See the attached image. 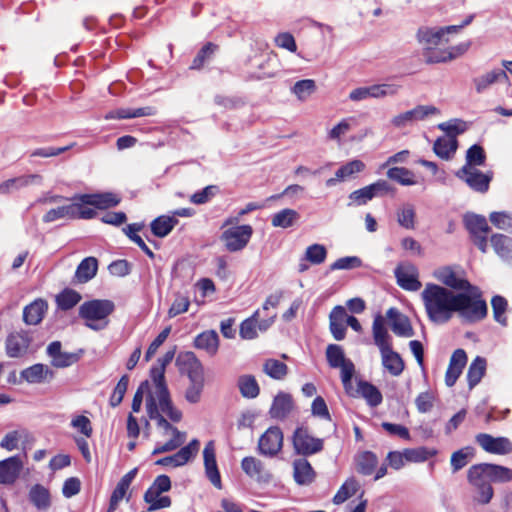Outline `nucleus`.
<instances>
[{"label":"nucleus","mask_w":512,"mask_h":512,"mask_svg":"<svg viewBox=\"0 0 512 512\" xmlns=\"http://www.w3.org/2000/svg\"><path fill=\"white\" fill-rule=\"evenodd\" d=\"M174 356V350L167 351L163 357L158 359L159 366L151 369L152 389L146 398V411L148 417L156 421L161 436L170 437L167 442L156 445L152 451L153 455L176 450L186 440V433L171 425L161 414H165L173 422H179L182 419V412L172 403L164 375L166 366Z\"/></svg>","instance_id":"nucleus-1"},{"label":"nucleus","mask_w":512,"mask_h":512,"mask_svg":"<svg viewBox=\"0 0 512 512\" xmlns=\"http://www.w3.org/2000/svg\"><path fill=\"white\" fill-rule=\"evenodd\" d=\"M428 319L435 324H445L455 313L465 321L476 322L487 314L486 302L476 290L455 293L444 286L427 283L421 292Z\"/></svg>","instance_id":"nucleus-2"},{"label":"nucleus","mask_w":512,"mask_h":512,"mask_svg":"<svg viewBox=\"0 0 512 512\" xmlns=\"http://www.w3.org/2000/svg\"><path fill=\"white\" fill-rule=\"evenodd\" d=\"M457 32V26L420 27L416 32V40L421 46L425 62L428 64L438 63V61H434V58H439L441 50H443L442 46L449 42L447 35Z\"/></svg>","instance_id":"nucleus-3"},{"label":"nucleus","mask_w":512,"mask_h":512,"mask_svg":"<svg viewBox=\"0 0 512 512\" xmlns=\"http://www.w3.org/2000/svg\"><path fill=\"white\" fill-rule=\"evenodd\" d=\"M114 303L107 299H95L84 302L79 308V315L87 327L102 330L108 325V316L114 311Z\"/></svg>","instance_id":"nucleus-4"},{"label":"nucleus","mask_w":512,"mask_h":512,"mask_svg":"<svg viewBox=\"0 0 512 512\" xmlns=\"http://www.w3.org/2000/svg\"><path fill=\"white\" fill-rule=\"evenodd\" d=\"M171 480L167 475H159L144 493V502L148 505V511H156L171 506L172 500L163 495L171 489Z\"/></svg>","instance_id":"nucleus-5"},{"label":"nucleus","mask_w":512,"mask_h":512,"mask_svg":"<svg viewBox=\"0 0 512 512\" xmlns=\"http://www.w3.org/2000/svg\"><path fill=\"white\" fill-rule=\"evenodd\" d=\"M439 113L438 108L432 105H417L411 110L401 112L393 116L390 120V124L395 129H405L413 126L418 121H422L431 115Z\"/></svg>","instance_id":"nucleus-6"},{"label":"nucleus","mask_w":512,"mask_h":512,"mask_svg":"<svg viewBox=\"0 0 512 512\" xmlns=\"http://www.w3.org/2000/svg\"><path fill=\"white\" fill-rule=\"evenodd\" d=\"M434 277L440 281L446 287L453 290L459 291L458 293H470L472 290H476L481 295L480 290L472 286L458 270L452 267L445 266L438 268L433 273Z\"/></svg>","instance_id":"nucleus-7"},{"label":"nucleus","mask_w":512,"mask_h":512,"mask_svg":"<svg viewBox=\"0 0 512 512\" xmlns=\"http://www.w3.org/2000/svg\"><path fill=\"white\" fill-rule=\"evenodd\" d=\"M93 212L84 210L80 207L79 201H76V195L71 198L68 205L59 206L50 209L43 216V222L51 223L60 219H92Z\"/></svg>","instance_id":"nucleus-8"},{"label":"nucleus","mask_w":512,"mask_h":512,"mask_svg":"<svg viewBox=\"0 0 512 512\" xmlns=\"http://www.w3.org/2000/svg\"><path fill=\"white\" fill-rule=\"evenodd\" d=\"M120 200V197L112 192L76 195V201H79L80 207L84 210L92 211L93 218L97 213L92 207L97 209H108L117 206L120 203Z\"/></svg>","instance_id":"nucleus-9"},{"label":"nucleus","mask_w":512,"mask_h":512,"mask_svg":"<svg viewBox=\"0 0 512 512\" xmlns=\"http://www.w3.org/2000/svg\"><path fill=\"white\" fill-rule=\"evenodd\" d=\"M293 448L299 455L309 456L323 449V440L312 436L307 428L298 427L292 436Z\"/></svg>","instance_id":"nucleus-10"},{"label":"nucleus","mask_w":512,"mask_h":512,"mask_svg":"<svg viewBox=\"0 0 512 512\" xmlns=\"http://www.w3.org/2000/svg\"><path fill=\"white\" fill-rule=\"evenodd\" d=\"M253 228L250 225H240L228 228L222 233L221 240L230 252L244 249L251 239Z\"/></svg>","instance_id":"nucleus-11"},{"label":"nucleus","mask_w":512,"mask_h":512,"mask_svg":"<svg viewBox=\"0 0 512 512\" xmlns=\"http://www.w3.org/2000/svg\"><path fill=\"white\" fill-rule=\"evenodd\" d=\"M283 432L277 426L268 428L258 440V452L265 457L276 456L283 447Z\"/></svg>","instance_id":"nucleus-12"},{"label":"nucleus","mask_w":512,"mask_h":512,"mask_svg":"<svg viewBox=\"0 0 512 512\" xmlns=\"http://www.w3.org/2000/svg\"><path fill=\"white\" fill-rule=\"evenodd\" d=\"M479 474L496 483L512 481V469L502 465L481 463L471 466V477L476 479Z\"/></svg>","instance_id":"nucleus-13"},{"label":"nucleus","mask_w":512,"mask_h":512,"mask_svg":"<svg viewBox=\"0 0 512 512\" xmlns=\"http://www.w3.org/2000/svg\"><path fill=\"white\" fill-rule=\"evenodd\" d=\"M455 175L472 190L480 193L488 191L492 179L490 173H483L478 168H470L469 166H463Z\"/></svg>","instance_id":"nucleus-14"},{"label":"nucleus","mask_w":512,"mask_h":512,"mask_svg":"<svg viewBox=\"0 0 512 512\" xmlns=\"http://www.w3.org/2000/svg\"><path fill=\"white\" fill-rule=\"evenodd\" d=\"M48 357L51 359L50 363L55 368H67L77 363L82 355L79 352H65L62 351V344L60 341L51 342L46 349Z\"/></svg>","instance_id":"nucleus-15"},{"label":"nucleus","mask_w":512,"mask_h":512,"mask_svg":"<svg viewBox=\"0 0 512 512\" xmlns=\"http://www.w3.org/2000/svg\"><path fill=\"white\" fill-rule=\"evenodd\" d=\"M475 440L484 451L491 454L507 455L512 452V442L507 437H493L487 433H479Z\"/></svg>","instance_id":"nucleus-16"},{"label":"nucleus","mask_w":512,"mask_h":512,"mask_svg":"<svg viewBox=\"0 0 512 512\" xmlns=\"http://www.w3.org/2000/svg\"><path fill=\"white\" fill-rule=\"evenodd\" d=\"M395 277L397 279V284L404 290L418 291L422 286L418 279V269L411 263L399 264L395 268Z\"/></svg>","instance_id":"nucleus-17"},{"label":"nucleus","mask_w":512,"mask_h":512,"mask_svg":"<svg viewBox=\"0 0 512 512\" xmlns=\"http://www.w3.org/2000/svg\"><path fill=\"white\" fill-rule=\"evenodd\" d=\"M199 447V441L197 439H193L177 453L157 460L156 464L173 468L183 466L198 453Z\"/></svg>","instance_id":"nucleus-18"},{"label":"nucleus","mask_w":512,"mask_h":512,"mask_svg":"<svg viewBox=\"0 0 512 512\" xmlns=\"http://www.w3.org/2000/svg\"><path fill=\"white\" fill-rule=\"evenodd\" d=\"M32 338L26 331L10 333L6 339V353L11 358H19L27 354Z\"/></svg>","instance_id":"nucleus-19"},{"label":"nucleus","mask_w":512,"mask_h":512,"mask_svg":"<svg viewBox=\"0 0 512 512\" xmlns=\"http://www.w3.org/2000/svg\"><path fill=\"white\" fill-rule=\"evenodd\" d=\"M177 365L183 374L190 380L204 378V368L200 360L193 352L180 353L177 357Z\"/></svg>","instance_id":"nucleus-20"},{"label":"nucleus","mask_w":512,"mask_h":512,"mask_svg":"<svg viewBox=\"0 0 512 512\" xmlns=\"http://www.w3.org/2000/svg\"><path fill=\"white\" fill-rule=\"evenodd\" d=\"M20 377L29 384H43L52 381L55 372L48 365L36 363L23 369Z\"/></svg>","instance_id":"nucleus-21"},{"label":"nucleus","mask_w":512,"mask_h":512,"mask_svg":"<svg viewBox=\"0 0 512 512\" xmlns=\"http://www.w3.org/2000/svg\"><path fill=\"white\" fill-rule=\"evenodd\" d=\"M24 463L19 456H12L0 461V485H12L19 478Z\"/></svg>","instance_id":"nucleus-22"},{"label":"nucleus","mask_w":512,"mask_h":512,"mask_svg":"<svg viewBox=\"0 0 512 512\" xmlns=\"http://www.w3.org/2000/svg\"><path fill=\"white\" fill-rule=\"evenodd\" d=\"M204 466L207 478L218 489L222 487L220 473L216 462L215 445L209 441L203 450Z\"/></svg>","instance_id":"nucleus-23"},{"label":"nucleus","mask_w":512,"mask_h":512,"mask_svg":"<svg viewBox=\"0 0 512 512\" xmlns=\"http://www.w3.org/2000/svg\"><path fill=\"white\" fill-rule=\"evenodd\" d=\"M241 468L247 476L258 482H268L271 480L270 472L266 470L264 463L256 457H244L241 461Z\"/></svg>","instance_id":"nucleus-24"},{"label":"nucleus","mask_w":512,"mask_h":512,"mask_svg":"<svg viewBox=\"0 0 512 512\" xmlns=\"http://www.w3.org/2000/svg\"><path fill=\"white\" fill-rule=\"evenodd\" d=\"M466 363V352L463 349H456L451 355L445 374V383L448 387H452L456 383Z\"/></svg>","instance_id":"nucleus-25"},{"label":"nucleus","mask_w":512,"mask_h":512,"mask_svg":"<svg viewBox=\"0 0 512 512\" xmlns=\"http://www.w3.org/2000/svg\"><path fill=\"white\" fill-rule=\"evenodd\" d=\"M387 317L390 320L392 331L397 336L412 337L414 335L409 319L405 315L401 314L396 308L388 309Z\"/></svg>","instance_id":"nucleus-26"},{"label":"nucleus","mask_w":512,"mask_h":512,"mask_svg":"<svg viewBox=\"0 0 512 512\" xmlns=\"http://www.w3.org/2000/svg\"><path fill=\"white\" fill-rule=\"evenodd\" d=\"M42 177L38 174L19 176L3 181L0 184V194L7 195L27 187L30 184H40Z\"/></svg>","instance_id":"nucleus-27"},{"label":"nucleus","mask_w":512,"mask_h":512,"mask_svg":"<svg viewBox=\"0 0 512 512\" xmlns=\"http://www.w3.org/2000/svg\"><path fill=\"white\" fill-rule=\"evenodd\" d=\"M469 483L476 489L475 500L480 504H487L493 497V488L484 475L479 474L476 479L471 477V467L467 472Z\"/></svg>","instance_id":"nucleus-28"},{"label":"nucleus","mask_w":512,"mask_h":512,"mask_svg":"<svg viewBox=\"0 0 512 512\" xmlns=\"http://www.w3.org/2000/svg\"><path fill=\"white\" fill-rule=\"evenodd\" d=\"M372 333L374 343L379 351L392 347L390 335L385 327V320L380 314L376 315L373 320Z\"/></svg>","instance_id":"nucleus-29"},{"label":"nucleus","mask_w":512,"mask_h":512,"mask_svg":"<svg viewBox=\"0 0 512 512\" xmlns=\"http://www.w3.org/2000/svg\"><path fill=\"white\" fill-rule=\"evenodd\" d=\"M293 476L297 484L309 485L315 479V472L308 460L299 458L293 462Z\"/></svg>","instance_id":"nucleus-30"},{"label":"nucleus","mask_w":512,"mask_h":512,"mask_svg":"<svg viewBox=\"0 0 512 512\" xmlns=\"http://www.w3.org/2000/svg\"><path fill=\"white\" fill-rule=\"evenodd\" d=\"M48 305L47 302L43 299H36L31 304L27 305L23 310V320L28 325H37L39 324L46 311Z\"/></svg>","instance_id":"nucleus-31"},{"label":"nucleus","mask_w":512,"mask_h":512,"mask_svg":"<svg viewBox=\"0 0 512 512\" xmlns=\"http://www.w3.org/2000/svg\"><path fill=\"white\" fill-rule=\"evenodd\" d=\"M293 409L292 397L287 393H279L275 396L269 414L275 419H284Z\"/></svg>","instance_id":"nucleus-32"},{"label":"nucleus","mask_w":512,"mask_h":512,"mask_svg":"<svg viewBox=\"0 0 512 512\" xmlns=\"http://www.w3.org/2000/svg\"><path fill=\"white\" fill-rule=\"evenodd\" d=\"M507 79L508 77L504 70L494 69L481 76L474 78L473 84L475 86V90L477 93H483L494 83Z\"/></svg>","instance_id":"nucleus-33"},{"label":"nucleus","mask_w":512,"mask_h":512,"mask_svg":"<svg viewBox=\"0 0 512 512\" xmlns=\"http://www.w3.org/2000/svg\"><path fill=\"white\" fill-rule=\"evenodd\" d=\"M382 365L393 376H399L404 370V362L401 356L392 347L380 351Z\"/></svg>","instance_id":"nucleus-34"},{"label":"nucleus","mask_w":512,"mask_h":512,"mask_svg":"<svg viewBox=\"0 0 512 512\" xmlns=\"http://www.w3.org/2000/svg\"><path fill=\"white\" fill-rule=\"evenodd\" d=\"M194 345L209 355H215L219 347V336L214 330L202 332L195 338Z\"/></svg>","instance_id":"nucleus-35"},{"label":"nucleus","mask_w":512,"mask_h":512,"mask_svg":"<svg viewBox=\"0 0 512 512\" xmlns=\"http://www.w3.org/2000/svg\"><path fill=\"white\" fill-rule=\"evenodd\" d=\"M357 394L363 397L371 407L379 406L383 401L380 390L373 384L360 380L357 384Z\"/></svg>","instance_id":"nucleus-36"},{"label":"nucleus","mask_w":512,"mask_h":512,"mask_svg":"<svg viewBox=\"0 0 512 512\" xmlns=\"http://www.w3.org/2000/svg\"><path fill=\"white\" fill-rule=\"evenodd\" d=\"M98 270V261L95 257H87L78 265L75 278L79 283H86L95 277Z\"/></svg>","instance_id":"nucleus-37"},{"label":"nucleus","mask_w":512,"mask_h":512,"mask_svg":"<svg viewBox=\"0 0 512 512\" xmlns=\"http://www.w3.org/2000/svg\"><path fill=\"white\" fill-rule=\"evenodd\" d=\"M464 223L472 238L487 235L489 232V226L484 216L467 214L464 217Z\"/></svg>","instance_id":"nucleus-38"},{"label":"nucleus","mask_w":512,"mask_h":512,"mask_svg":"<svg viewBox=\"0 0 512 512\" xmlns=\"http://www.w3.org/2000/svg\"><path fill=\"white\" fill-rule=\"evenodd\" d=\"M457 147L456 138L443 136L435 141L433 151L441 159L449 160L455 154Z\"/></svg>","instance_id":"nucleus-39"},{"label":"nucleus","mask_w":512,"mask_h":512,"mask_svg":"<svg viewBox=\"0 0 512 512\" xmlns=\"http://www.w3.org/2000/svg\"><path fill=\"white\" fill-rule=\"evenodd\" d=\"M487 362L486 359L477 356L469 365L467 371V381L469 389H473L483 378L486 372Z\"/></svg>","instance_id":"nucleus-40"},{"label":"nucleus","mask_w":512,"mask_h":512,"mask_svg":"<svg viewBox=\"0 0 512 512\" xmlns=\"http://www.w3.org/2000/svg\"><path fill=\"white\" fill-rule=\"evenodd\" d=\"M237 386L242 397L247 399H254L260 393V387L253 375L244 374L239 376Z\"/></svg>","instance_id":"nucleus-41"},{"label":"nucleus","mask_w":512,"mask_h":512,"mask_svg":"<svg viewBox=\"0 0 512 512\" xmlns=\"http://www.w3.org/2000/svg\"><path fill=\"white\" fill-rule=\"evenodd\" d=\"M178 220L174 216L162 215L151 222V230L157 237L167 236L177 225Z\"/></svg>","instance_id":"nucleus-42"},{"label":"nucleus","mask_w":512,"mask_h":512,"mask_svg":"<svg viewBox=\"0 0 512 512\" xmlns=\"http://www.w3.org/2000/svg\"><path fill=\"white\" fill-rule=\"evenodd\" d=\"M299 217L300 215L296 210L285 208L272 216L271 224L273 227L286 229L292 227Z\"/></svg>","instance_id":"nucleus-43"},{"label":"nucleus","mask_w":512,"mask_h":512,"mask_svg":"<svg viewBox=\"0 0 512 512\" xmlns=\"http://www.w3.org/2000/svg\"><path fill=\"white\" fill-rule=\"evenodd\" d=\"M316 90L317 85L313 79L299 80L291 87V93L301 102L307 101Z\"/></svg>","instance_id":"nucleus-44"},{"label":"nucleus","mask_w":512,"mask_h":512,"mask_svg":"<svg viewBox=\"0 0 512 512\" xmlns=\"http://www.w3.org/2000/svg\"><path fill=\"white\" fill-rule=\"evenodd\" d=\"M491 244L498 256L503 259H512V238L503 234H494L491 237Z\"/></svg>","instance_id":"nucleus-45"},{"label":"nucleus","mask_w":512,"mask_h":512,"mask_svg":"<svg viewBox=\"0 0 512 512\" xmlns=\"http://www.w3.org/2000/svg\"><path fill=\"white\" fill-rule=\"evenodd\" d=\"M356 469L363 475H371L378 463L376 455L370 451L359 453L355 459Z\"/></svg>","instance_id":"nucleus-46"},{"label":"nucleus","mask_w":512,"mask_h":512,"mask_svg":"<svg viewBox=\"0 0 512 512\" xmlns=\"http://www.w3.org/2000/svg\"><path fill=\"white\" fill-rule=\"evenodd\" d=\"M155 111L152 107H143L138 109H118L115 111H111L108 114H106V119H130V118H137V117H143V116H151L154 115Z\"/></svg>","instance_id":"nucleus-47"},{"label":"nucleus","mask_w":512,"mask_h":512,"mask_svg":"<svg viewBox=\"0 0 512 512\" xmlns=\"http://www.w3.org/2000/svg\"><path fill=\"white\" fill-rule=\"evenodd\" d=\"M143 227V223H133L123 228V232L129 237L131 241L137 244L148 257L154 258V253L152 252V250L145 244L144 240L137 234V232L141 231Z\"/></svg>","instance_id":"nucleus-48"},{"label":"nucleus","mask_w":512,"mask_h":512,"mask_svg":"<svg viewBox=\"0 0 512 512\" xmlns=\"http://www.w3.org/2000/svg\"><path fill=\"white\" fill-rule=\"evenodd\" d=\"M387 177L404 186L416 184L414 173L405 167H392L387 171Z\"/></svg>","instance_id":"nucleus-49"},{"label":"nucleus","mask_w":512,"mask_h":512,"mask_svg":"<svg viewBox=\"0 0 512 512\" xmlns=\"http://www.w3.org/2000/svg\"><path fill=\"white\" fill-rule=\"evenodd\" d=\"M263 371L271 378L276 380L283 379L288 372L287 365L277 359H268L263 364Z\"/></svg>","instance_id":"nucleus-50"},{"label":"nucleus","mask_w":512,"mask_h":512,"mask_svg":"<svg viewBox=\"0 0 512 512\" xmlns=\"http://www.w3.org/2000/svg\"><path fill=\"white\" fill-rule=\"evenodd\" d=\"M358 488L359 483L354 478L347 479L333 497V503L339 505L345 502L347 499L355 495Z\"/></svg>","instance_id":"nucleus-51"},{"label":"nucleus","mask_w":512,"mask_h":512,"mask_svg":"<svg viewBox=\"0 0 512 512\" xmlns=\"http://www.w3.org/2000/svg\"><path fill=\"white\" fill-rule=\"evenodd\" d=\"M29 497L31 502L38 508V509H46L50 505V496L49 492L46 488H44L41 485H35L31 488Z\"/></svg>","instance_id":"nucleus-52"},{"label":"nucleus","mask_w":512,"mask_h":512,"mask_svg":"<svg viewBox=\"0 0 512 512\" xmlns=\"http://www.w3.org/2000/svg\"><path fill=\"white\" fill-rule=\"evenodd\" d=\"M371 96L373 99H383L386 97L396 96L400 90V86L391 83H381L370 85Z\"/></svg>","instance_id":"nucleus-53"},{"label":"nucleus","mask_w":512,"mask_h":512,"mask_svg":"<svg viewBox=\"0 0 512 512\" xmlns=\"http://www.w3.org/2000/svg\"><path fill=\"white\" fill-rule=\"evenodd\" d=\"M470 43L469 42H463L455 46H450L447 48H443L441 50L440 56L438 59L434 58V61H438V63L448 62L453 59H456L466 53V51L469 49Z\"/></svg>","instance_id":"nucleus-54"},{"label":"nucleus","mask_w":512,"mask_h":512,"mask_svg":"<svg viewBox=\"0 0 512 512\" xmlns=\"http://www.w3.org/2000/svg\"><path fill=\"white\" fill-rule=\"evenodd\" d=\"M415 215L414 207L410 204H405L397 211V221L403 228L412 230L415 228Z\"/></svg>","instance_id":"nucleus-55"},{"label":"nucleus","mask_w":512,"mask_h":512,"mask_svg":"<svg viewBox=\"0 0 512 512\" xmlns=\"http://www.w3.org/2000/svg\"><path fill=\"white\" fill-rule=\"evenodd\" d=\"M205 378L190 380V384L187 387L184 397L190 404L199 403L204 390Z\"/></svg>","instance_id":"nucleus-56"},{"label":"nucleus","mask_w":512,"mask_h":512,"mask_svg":"<svg viewBox=\"0 0 512 512\" xmlns=\"http://www.w3.org/2000/svg\"><path fill=\"white\" fill-rule=\"evenodd\" d=\"M365 169V164L358 159H354L344 165H342L335 173L336 177L340 181H344L356 173H360Z\"/></svg>","instance_id":"nucleus-57"},{"label":"nucleus","mask_w":512,"mask_h":512,"mask_svg":"<svg viewBox=\"0 0 512 512\" xmlns=\"http://www.w3.org/2000/svg\"><path fill=\"white\" fill-rule=\"evenodd\" d=\"M473 457V449L470 447L462 448L458 451H455L451 455L450 463L453 469V472H457L464 468L470 459Z\"/></svg>","instance_id":"nucleus-58"},{"label":"nucleus","mask_w":512,"mask_h":512,"mask_svg":"<svg viewBox=\"0 0 512 512\" xmlns=\"http://www.w3.org/2000/svg\"><path fill=\"white\" fill-rule=\"evenodd\" d=\"M259 318V310H256L254 314L244 320L240 325V336L243 339L251 340L258 336L257 322Z\"/></svg>","instance_id":"nucleus-59"},{"label":"nucleus","mask_w":512,"mask_h":512,"mask_svg":"<svg viewBox=\"0 0 512 512\" xmlns=\"http://www.w3.org/2000/svg\"><path fill=\"white\" fill-rule=\"evenodd\" d=\"M326 358L328 364L332 368H337L338 366L344 364L349 359L345 357L344 351L341 346L336 344H330L326 348Z\"/></svg>","instance_id":"nucleus-60"},{"label":"nucleus","mask_w":512,"mask_h":512,"mask_svg":"<svg viewBox=\"0 0 512 512\" xmlns=\"http://www.w3.org/2000/svg\"><path fill=\"white\" fill-rule=\"evenodd\" d=\"M327 257V249L322 244H312L306 248L305 259L311 264H322Z\"/></svg>","instance_id":"nucleus-61"},{"label":"nucleus","mask_w":512,"mask_h":512,"mask_svg":"<svg viewBox=\"0 0 512 512\" xmlns=\"http://www.w3.org/2000/svg\"><path fill=\"white\" fill-rule=\"evenodd\" d=\"M80 300V294L70 289L64 290L56 298L57 305L62 310H69L73 308Z\"/></svg>","instance_id":"nucleus-62"},{"label":"nucleus","mask_w":512,"mask_h":512,"mask_svg":"<svg viewBox=\"0 0 512 512\" xmlns=\"http://www.w3.org/2000/svg\"><path fill=\"white\" fill-rule=\"evenodd\" d=\"M484 162L485 153L481 146L473 145L467 150L466 163L464 166H469L470 168H477V166L483 165Z\"/></svg>","instance_id":"nucleus-63"},{"label":"nucleus","mask_w":512,"mask_h":512,"mask_svg":"<svg viewBox=\"0 0 512 512\" xmlns=\"http://www.w3.org/2000/svg\"><path fill=\"white\" fill-rule=\"evenodd\" d=\"M490 222L500 230H512V215L507 212H492Z\"/></svg>","instance_id":"nucleus-64"}]
</instances>
